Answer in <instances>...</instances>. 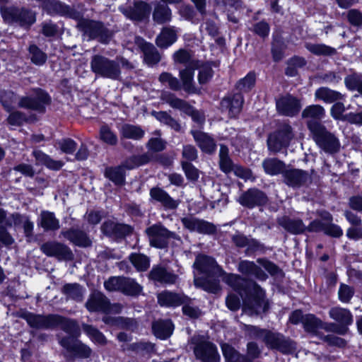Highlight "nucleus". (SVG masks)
<instances>
[{
    "mask_svg": "<svg viewBox=\"0 0 362 362\" xmlns=\"http://www.w3.org/2000/svg\"><path fill=\"white\" fill-rule=\"evenodd\" d=\"M303 325L306 332L313 334H317L318 329L322 328V322L312 314L305 315Z\"/></svg>",
    "mask_w": 362,
    "mask_h": 362,
    "instance_id": "obj_54",
    "label": "nucleus"
},
{
    "mask_svg": "<svg viewBox=\"0 0 362 362\" xmlns=\"http://www.w3.org/2000/svg\"><path fill=\"white\" fill-rule=\"evenodd\" d=\"M152 329L154 334L161 339L169 337L173 331V325L170 320H158L153 323Z\"/></svg>",
    "mask_w": 362,
    "mask_h": 362,
    "instance_id": "obj_40",
    "label": "nucleus"
},
{
    "mask_svg": "<svg viewBox=\"0 0 362 362\" xmlns=\"http://www.w3.org/2000/svg\"><path fill=\"white\" fill-rule=\"evenodd\" d=\"M55 314L47 315L25 312L21 315L27 323L33 328L38 329H54V320Z\"/></svg>",
    "mask_w": 362,
    "mask_h": 362,
    "instance_id": "obj_18",
    "label": "nucleus"
},
{
    "mask_svg": "<svg viewBox=\"0 0 362 362\" xmlns=\"http://www.w3.org/2000/svg\"><path fill=\"white\" fill-rule=\"evenodd\" d=\"M0 13L5 23H18L23 28H29L36 21V13L25 7L1 6Z\"/></svg>",
    "mask_w": 362,
    "mask_h": 362,
    "instance_id": "obj_5",
    "label": "nucleus"
},
{
    "mask_svg": "<svg viewBox=\"0 0 362 362\" xmlns=\"http://www.w3.org/2000/svg\"><path fill=\"white\" fill-rule=\"evenodd\" d=\"M282 177L284 183L293 189H299L303 187L310 178L308 171L294 168L286 169Z\"/></svg>",
    "mask_w": 362,
    "mask_h": 362,
    "instance_id": "obj_16",
    "label": "nucleus"
},
{
    "mask_svg": "<svg viewBox=\"0 0 362 362\" xmlns=\"http://www.w3.org/2000/svg\"><path fill=\"white\" fill-rule=\"evenodd\" d=\"M129 259L139 271H146L150 266L149 258L142 254H132Z\"/></svg>",
    "mask_w": 362,
    "mask_h": 362,
    "instance_id": "obj_61",
    "label": "nucleus"
},
{
    "mask_svg": "<svg viewBox=\"0 0 362 362\" xmlns=\"http://www.w3.org/2000/svg\"><path fill=\"white\" fill-rule=\"evenodd\" d=\"M301 108L300 100L291 93L281 95L276 100V109L280 115L293 117L299 114Z\"/></svg>",
    "mask_w": 362,
    "mask_h": 362,
    "instance_id": "obj_12",
    "label": "nucleus"
},
{
    "mask_svg": "<svg viewBox=\"0 0 362 362\" xmlns=\"http://www.w3.org/2000/svg\"><path fill=\"white\" fill-rule=\"evenodd\" d=\"M146 233L149 238L150 245L158 248H164L168 245L169 238H176L175 233L166 228H147Z\"/></svg>",
    "mask_w": 362,
    "mask_h": 362,
    "instance_id": "obj_20",
    "label": "nucleus"
},
{
    "mask_svg": "<svg viewBox=\"0 0 362 362\" xmlns=\"http://www.w3.org/2000/svg\"><path fill=\"white\" fill-rule=\"evenodd\" d=\"M165 100L173 108L180 110L185 115L191 117L194 122L199 124L204 123V117L201 115L199 112L187 101L177 98L173 93H170L166 96Z\"/></svg>",
    "mask_w": 362,
    "mask_h": 362,
    "instance_id": "obj_14",
    "label": "nucleus"
},
{
    "mask_svg": "<svg viewBox=\"0 0 362 362\" xmlns=\"http://www.w3.org/2000/svg\"><path fill=\"white\" fill-rule=\"evenodd\" d=\"M149 278L161 284H173L177 279V275L168 272L163 267L154 266L149 273Z\"/></svg>",
    "mask_w": 362,
    "mask_h": 362,
    "instance_id": "obj_28",
    "label": "nucleus"
},
{
    "mask_svg": "<svg viewBox=\"0 0 362 362\" xmlns=\"http://www.w3.org/2000/svg\"><path fill=\"white\" fill-rule=\"evenodd\" d=\"M288 232L293 234H300L305 232H322L324 234L334 238H339L342 235L340 228H285Z\"/></svg>",
    "mask_w": 362,
    "mask_h": 362,
    "instance_id": "obj_39",
    "label": "nucleus"
},
{
    "mask_svg": "<svg viewBox=\"0 0 362 362\" xmlns=\"http://www.w3.org/2000/svg\"><path fill=\"white\" fill-rule=\"evenodd\" d=\"M293 136V128L288 123L280 124L268 135L267 140L268 149L275 153H279L283 148H287L290 146Z\"/></svg>",
    "mask_w": 362,
    "mask_h": 362,
    "instance_id": "obj_7",
    "label": "nucleus"
},
{
    "mask_svg": "<svg viewBox=\"0 0 362 362\" xmlns=\"http://www.w3.org/2000/svg\"><path fill=\"white\" fill-rule=\"evenodd\" d=\"M301 116L304 119H308L307 121L322 122L326 116V111L321 105L313 104L304 108Z\"/></svg>",
    "mask_w": 362,
    "mask_h": 362,
    "instance_id": "obj_37",
    "label": "nucleus"
},
{
    "mask_svg": "<svg viewBox=\"0 0 362 362\" xmlns=\"http://www.w3.org/2000/svg\"><path fill=\"white\" fill-rule=\"evenodd\" d=\"M59 344L66 349L65 357L69 360L75 358H87L90 356L92 349L81 341L71 337H64L59 341Z\"/></svg>",
    "mask_w": 362,
    "mask_h": 362,
    "instance_id": "obj_10",
    "label": "nucleus"
},
{
    "mask_svg": "<svg viewBox=\"0 0 362 362\" xmlns=\"http://www.w3.org/2000/svg\"><path fill=\"white\" fill-rule=\"evenodd\" d=\"M246 327L251 337L261 339L269 349L277 350L283 354L291 353L296 349L294 343L281 334L253 325H247Z\"/></svg>",
    "mask_w": 362,
    "mask_h": 362,
    "instance_id": "obj_4",
    "label": "nucleus"
},
{
    "mask_svg": "<svg viewBox=\"0 0 362 362\" xmlns=\"http://www.w3.org/2000/svg\"><path fill=\"white\" fill-rule=\"evenodd\" d=\"M152 16L156 24L163 25L171 21L172 11L168 5L158 3L154 6Z\"/></svg>",
    "mask_w": 362,
    "mask_h": 362,
    "instance_id": "obj_35",
    "label": "nucleus"
},
{
    "mask_svg": "<svg viewBox=\"0 0 362 362\" xmlns=\"http://www.w3.org/2000/svg\"><path fill=\"white\" fill-rule=\"evenodd\" d=\"M177 40V35L172 29H165L161 35L157 37L156 42L158 47L167 48Z\"/></svg>",
    "mask_w": 362,
    "mask_h": 362,
    "instance_id": "obj_55",
    "label": "nucleus"
},
{
    "mask_svg": "<svg viewBox=\"0 0 362 362\" xmlns=\"http://www.w3.org/2000/svg\"><path fill=\"white\" fill-rule=\"evenodd\" d=\"M62 293L67 298L76 301H81L83 298V288L76 283L66 284L62 288Z\"/></svg>",
    "mask_w": 362,
    "mask_h": 362,
    "instance_id": "obj_49",
    "label": "nucleus"
},
{
    "mask_svg": "<svg viewBox=\"0 0 362 362\" xmlns=\"http://www.w3.org/2000/svg\"><path fill=\"white\" fill-rule=\"evenodd\" d=\"M151 13V6L146 1H139L130 11L129 18L136 21L148 19Z\"/></svg>",
    "mask_w": 362,
    "mask_h": 362,
    "instance_id": "obj_38",
    "label": "nucleus"
},
{
    "mask_svg": "<svg viewBox=\"0 0 362 362\" xmlns=\"http://www.w3.org/2000/svg\"><path fill=\"white\" fill-rule=\"evenodd\" d=\"M100 138L105 144L115 146L117 143V136L107 125H103L100 129Z\"/></svg>",
    "mask_w": 362,
    "mask_h": 362,
    "instance_id": "obj_63",
    "label": "nucleus"
},
{
    "mask_svg": "<svg viewBox=\"0 0 362 362\" xmlns=\"http://www.w3.org/2000/svg\"><path fill=\"white\" fill-rule=\"evenodd\" d=\"M190 344L197 359L202 362H219L221 356L216 346L204 336L194 335L190 339Z\"/></svg>",
    "mask_w": 362,
    "mask_h": 362,
    "instance_id": "obj_6",
    "label": "nucleus"
},
{
    "mask_svg": "<svg viewBox=\"0 0 362 362\" xmlns=\"http://www.w3.org/2000/svg\"><path fill=\"white\" fill-rule=\"evenodd\" d=\"M82 328L83 332L88 335V337L94 343L105 345L107 342V340L105 335L100 332L96 327L83 323L82 325Z\"/></svg>",
    "mask_w": 362,
    "mask_h": 362,
    "instance_id": "obj_50",
    "label": "nucleus"
},
{
    "mask_svg": "<svg viewBox=\"0 0 362 362\" xmlns=\"http://www.w3.org/2000/svg\"><path fill=\"white\" fill-rule=\"evenodd\" d=\"M40 3L43 11L52 16L59 15L74 19L76 18V15L79 16L74 8L59 0H42Z\"/></svg>",
    "mask_w": 362,
    "mask_h": 362,
    "instance_id": "obj_15",
    "label": "nucleus"
},
{
    "mask_svg": "<svg viewBox=\"0 0 362 362\" xmlns=\"http://www.w3.org/2000/svg\"><path fill=\"white\" fill-rule=\"evenodd\" d=\"M238 203L249 209L264 207L269 203L267 194L257 187H250L243 192L238 199Z\"/></svg>",
    "mask_w": 362,
    "mask_h": 362,
    "instance_id": "obj_11",
    "label": "nucleus"
},
{
    "mask_svg": "<svg viewBox=\"0 0 362 362\" xmlns=\"http://www.w3.org/2000/svg\"><path fill=\"white\" fill-rule=\"evenodd\" d=\"M157 298L159 305L164 307H177L189 300L188 296L169 291L158 293Z\"/></svg>",
    "mask_w": 362,
    "mask_h": 362,
    "instance_id": "obj_23",
    "label": "nucleus"
},
{
    "mask_svg": "<svg viewBox=\"0 0 362 362\" xmlns=\"http://www.w3.org/2000/svg\"><path fill=\"white\" fill-rule=\"evenodd\" d=\"M92 71L105 78L117 80L121 75L119 64L100 54H95L90 61Z\"/></svg>",
    "mask_w": 362,
    "mask_h": 362,
    "instance_id": "obj_8",
    "label": "nucleus"
},
{
    "mask_svg": "<svg viewBox=\"0 0 362 362\" xmlns=\"http://www.w3.org/2000/svg\"><path fill=\"white\" fill-rule=\"evenodd\" d=\"M35 96H23L18 102V106L22 108L35 110L40 113L46 112V106L52 103L50 95L41 88L33 89Z\"/></svg>",
    "mask_w": 362,
    "mask_h": 362,
    "instance_id": "obj_9",
    "label": "nucleus"
},
{
    "mask_svg": "<svg viewBox=\"0 0 362 362\" xmlns=\"http://www.w3.org/2000/svg\"><path fill=\"white\" fill-rule=\"evenodd\" d=\"M244 96L242 93H228L220 101L222 112H227L230 119H238L242 112Z\"/></svg>",
    "mask_w": 362,
    "mask_h": 362,
    "instance_id": "obj_13",
    "label": "nucleus"
},
{
    "mask_svg": "<svg viewBox=\"0 0 362 362\" xmlns=\"http://www.w3.org/2000/svg\"><path fill=\"white\" fill-rule=\"evenodd\" d=\"M219 168L225 174L231 173L235 168V164L229 156V149L226 144L220 145L219 150Z\"/></svg>",
    "mask_w": 362,
    "mask_h": 362,
    "instance_id": "obj_42",
    "label": "nucleus"
},
{
    "mask_svg": "<svg viewBox=\"0 0 362 362\" xmlns=\"http://www.w3.org/2000/svg\"><path fill=\"white\" fill-rule=\"evenodd\" d=\"M107 215V212L104 209L101 210H95L91 209L90 211H87L85 217L86 218L87 222L93 226H95L102 221L103 218H105Z\"/></svg>",
    "mask_w": 362,
    "mask_h": 362,
    "instance_id": "obj_64",
    "label": "nucleus"
},
{
    "mask_svg": "<svg viewBox=\"0 0 362 362\" xmlns=\"http://www.w3.org/2000/svg\"><path fill=\"white\" fill-rule=\"evenodd\" d=\"M144 131L139 126L126 124L122 127V135L124 138L140 140L144 136Z\"/></svg>",
    "mask_w": 362,
    "mask_h": 362,
    "instance_id": "obj_56",
    "label": "nucleus"
},
{
    "mask_svg": "<svg viewBox=\"0 0 362 362\" xmlns=\"http://www.w3.org/2000/svg\"><path fill=\"white\" fill-rule=\"evenodd\" d=\"M191 134L197 145L204 153L212 155L216 152L217 148L216 141L208 133L199 130H192Z\"/></svg>",
    "mask_w": 362,
    "mask_h": 362,
    "instance_id": "obj_21",
    "label": "nucleus"
},
{
    "mask_svg": "<svg viewBox=\"0 0 362 362\" xmlns=\"http://www.w3.org/2000/svg\"><path fill=\"white\" fill-rule=\"evenodd\" d=\"M305 47L315 56L331 57L337 54L335 48L323 43H305Z\"/></svg>",
    "mask_w": 362,
    "mask_h": 362,
    "instance_id": "obj_46",
    "label": "nucleus"
},
{
    "mask_svg": "<svg viewBox=\"0 0 362 362\" xmlns=\"http://www.w3.org/2000/svg\"><path fill=\"white\" fill-rule=\"evenodd\" d=\"M194 284L196 286L213 293H216L219 290L218 281L216 279L211 281L206 279L196 278L194 279Z\"/></svg>",
    "mask_w": 362,
    "mask_h": 362,
    "instance_id": "obj_62",
    "label": "nucleus"
},
{
    "mask_svg": "<svg viewBox=\"0 0 362 362\" xmlns=\"http://www.w3.org/2000/svg\"><path fill=\"white\" fill-rule=\"evenodd\" d=\"M61 235L78 246L87 247L91 244L86 234L78 228H71L63 230Z\"/></svg>",
    "mask_w": 362,
    "mask_h": 362,
    "instance_id": "obj_31",
    "label": "nucleus"
},
{
    "mask_svg": "<svg viewBox=\"0 0 362 362\" xmlns=\"http://www.w3.org/2000/svg\"><path fill=\"white\" fill-rule=\"evenodd\" d=\"M37 226H61L55 214L48 210L41 211L37 221Z\"/></svg>",
    "mask_w": 362,
    "mask_h": 362,
    "instance_id": "obj_51",
    "label": "nucleus"
},
{
    "mask_svg": "<svg viewBox=\"0 0 362 362\" xmlns=\"http://www.w3.org/2000/svg\"><path fill=\"white\" fill-rule=\"evenodd\" d=\"M180 165L186 176V178L190 182H197L199 177V170L189 162L181 160Z\"/></svg>",
    "mask_w": 362,
    "mask_h": 362,
    "instance_id": "obj_60",
    "label": "nucleus"
},
{
    "mask_svg": "<svg viewBox=\"0 0 362 362\" xmlns=\"http://www.w3.org/2000/svg\"><path fill=\"white\" fill-rule=\"evenodd\" d=\"M41 250L46 255L54 257L59 260H71L74 257L73 252L66 245L55 241L44 243Z\"/></svg>",
    "mask_w": 362,
    "mask_h": 362,
    "instance_id": "obj_19",
    "label": "nucleus"
},
{
    "mask_svg": "<svg viewBox=\"0 0 362 362\" xmlns=\"http://www.w3.org/2000/svg\"><path fill=\"white\" fill-rule=\"evenodd\" d=\"M270 30V25L265 19L252 24V27L249 28L250 32L260 37L262 40L268 38Z\"/></svg>",
    "mask_w": 362,
    "mask_h": 362,
    "instance_id": "obj_53",
    "label": "nucleus"
},
{
    "mask_svg": "<svg viewBox=\"0 0 362 362\" xmlns=\"http://www.w3.org/2000/svg\"><path fill=\"white\" fill-rule=\"evenodd\" d=\"M315 97L327 104L334 103L338 100H346V95L324 86L320 87L315 90Z\"/></svg>",
    "mask_w": 362,
    "mask_h": 362,
    "instance_id": "obj_30",
    "label": "nucleus"
},
{
    "mask_svg": "<svg viewBox=\"0 0 362 362\" xmlns=\"http://www.w3.org/2000/svg\"><path fill=\"white\" fill-rule=\"evenodd\" d=\"M224 281L238 291L243 299V312L248 315H259L269 309V302L263 289L254 281L238 274H228Z\"/></svg>",
    "mask_w": 362,
    "mask_h": 362,
    "instance_id": "obj_1",
    "label": "nucleus"
},
{
    "mask_svg": "<svg viewBox=\"0 0 362 362\" xmlns=\"http://www.w3.org/2000/svg\"><path fill=\"white\" fill-rule=\"evenodd\" d=\"M143 287L134 279L124 277L122 293L127 296H137L141 293Z\"/></svg>",
    "mask_w": 362,
    "mask_h": 362,
    "instance_id": "obj_52",
    "label": "nucleus"
},
{
    "mask_svg": "<svg viewBox=\"0 0 362 362\" xmlns=\"http://www.w3.org/2000/svg\"><path fill=\"white\" fill-rule=\"evenodd\" d=\"M306 127L316 145L325 153H336L339 151V139L322 122L306 121Z\"/></svg>",
    "mask_w": 362,
    "mask_h": 362,
    "instance_id": "obj_3",
    "label": "nucleus"
},
{
    "mask_svg": "<svg viewBox=\"0 0 362 362\" xmlns=\"http://www.w3.org/2000/svg\"><path fill=\"white\" fill-rule=\"evenodd\" d=\"M221 65L220 60H206L201 64V69L199 70L197 80L200 85L208 83L214 76L213 67L219 68Z\"/></svg>",
    "mask_w": 362,
    "mask_h": 362,
    "instance_id": "obj_29",
    "label": "nucleus"
},
{
    "mask_svg": "<svg viewBox=\"0 0 362 362\" xmlns=\"http://www.w3.org/2000/svg\"><path fill=\"white\" fill-rule=\"evenodd\" d=\"M262 167L266 174L277 175L281 174L286 170L285 163L276 158L265 159L262 163Z\"/></svg>",
    "mask_w": 362,
    "mask_h": 362,
    "instance_id": "obj_41",
    "label": "nucleus"
},
{
    "mask_svg": "<svg viewBox=\"0 0 362 362\" xmlns=\"http://www.w3.org/2000/svg\"><path fill=\"white\" fill-rule=\"evenodd\" d=\"M33 156L37 161L52 170H59L64 165L62 161L54 160L42 151H34Z\"/></svg>",
    "mask_w": 362,
    "mask_h": 362,
    "instance_id": "obj_45",
    "label": "nucleus"
},
{
    "mask_svg": "<svg viewBox=\"0 0 362 362\" xmlns=\"http://www.w3.org/2000/svg\"><path fill=\"white\" fill-rule=\"evenodd\" d=\"M287 45L281 34L273 35L271 43V54L274 62H279L285 57Z\"/></svg>",
    "mask_w": 362,
    "mask_h": 362,
    "instance_id": "obj_32",
    "label": "nucleus"
},
{
    "mask_svg": "<svg viewBox=\"0 0 362 362\" xmlns=\"http://www.w3.org/2000/svg\"><path fill=\"white\" fill-rule=\"evenodd\" d=\"M86 307L90 312L106 313L110 309V302L100 292H94L90 296Z\"/></svg>",
    "mask_w": 362,
    "mask_h": 362,
    "instance_id": "obj_24",
    "label": "nucleus"
},
{
    "mask_svg": "<svg viewBox=\"0 0 362 362\" xmlns=\"http://www.w3.org/2000/svg\"><path fill=\"white\" fill-rule=\"evenodd\" d=\"M28 51L30 55V61L33 64L40 66L46 63L47 55L37 45L30 44L28 46Z\"/></svg>",
    "mask_w": 362,
    "mask_h": 362,
    "instance_id": "obj_47",
    "label": "nucleus"
},
{
    "mask_svg": "<svg viewBox=\"0 0 362 362\" xmlns=\"http://www.w3.org/2000/svg\"><path fill=\"white\" fill-rule=\"evenodd\" d=\"M104 177L115 186L122 187L126 184L127 172L119 165L107 166L103 173Z\"/></svg>",
    "mask_w": 362,
    "mask_h": 362,
    "instance_id": "obj_26",
    "label": "nucleus"
},
{
    "mask_svg": "<svg viewBox=\"0 0 362 362\" xmlns=\"http://www.w3.org/2000/svg\"><path fill=\"white\" fill-rule=\"evenodd\" d=\"M149 163V153H144L142 154L132 155L126 158L121 162L120 165L124 171H127L138 168L140 166L147 165Z\"/></svg>",
    "mask_w": 362,
    "mask_h": 362,
    "instance_id": "obj_33",
    "label": "nucleus"
},
{
    "mask_svg": "<svg viewBox=\"0 0 362 362\" xmlns=\"http://www.w3.org/2000/svg\"><path fill=\"white\" fill-rule=\"evenodd\" d=\"M329 315L332 320L338 322L341 326L348 327L353 323V315L350 310L346 308H332L329 311Z\"/></svg>",
    "mask_w": 362,
    "mask_h": 362,
    "instance_id": "obj_34",
    "label": "nucleus"
},
{
    "mask_svg": "<svg viewBox=\"0 0 362 362\" xmlns=\"http://www.w3.org/2000/svg\"><path fill=\"white\" fill-rule=\"evenodd\" d=\"M221 350L226 362H240L244 356L234 347L226 343L221 344Z\"/></svg>",
    "mask_w": 362,
    "mask_h": 362,
    "instance_id": "obj_59",
    "label": "nucleus"
},
{
    "mask_svg": "<svg viewBox=\"0 0 362 362\" xmlns=\"http://www.w3.org/2000/svg\"><path fill=\"white\" fill-rule=\"evenodd\" d=\"M345 100H338L335 102L330 108L331 117L337 121H346L348 113L344 114L345 111L348 107H346L344 102Z\"/></svg>",
    "mask_w": 362,
    "mask_h": 362,
    "instance_id": "obj_57",
    "label": "nucleus"
},
{
    "mask_svg": "<svg viewBox=\"0 0 362 362\" xmlns=\"http://www.w3.org/2000/svg\"><path fill=\"white\" fill-rule=\"evenodd\" d=\"M346 88L350 91H357L362 95V75L354 72L344 78Z\"/></svg>",
    "mask_w": 362,
    "mask_h": 362,
    "instance_id": "obj_48",
    "label": "nucleus"
},
{
    "mask_svg": "<svg viewBox=\"0 0 362 362\" xmlns=\"http://www.w3.org/2000/svg\"><path fill=\"white\" fill-rule=\"evenodd\" d=\"M144 41L141 46L144 54V60L149 66L157 64L160 61V54L154 45L148 42Z\"/></svg>",
    "mask_w": 362,
    "mask_h": 362,
    "instance_id": "obj_36",
    "label": "nucleus"
},
{
    "mask_svg": "<svg viewBox=\"0 0 362 362\" xmlns=\"http://www.w3.org/2000/svg\"><path fill=\"white\" fill-rule=\"evenodd\" d=\"M57 327L61 328L64 332L69 334V337L74 339L80 337L81 333L80 326L75 320L55 314L54 329Z\"/></svg>",
    "mask_w": 362,
    "mask_h": 362,
    "instance_id": "obj_22",
    "label": "nucleus"
},
{
    "mask_svg": "<svg viewBox=\"0 0 362 362\" xmlns=\"http://www.w3.org/2000/svg\"><path fill=\"white\" fill-rule=\"evenodd\" d=\"M57 145L58 148L66 155L74 154L78 147V144L73 139L66 137L57 140Z\"/></svg>",
    "mask_w": 362,
    "mask_h": 362,
    "instance_id": "obj_58",
    "label": "nucleus"
},
{
    "mask_svg": "<svg viewBox=\"0 0 362 362\" xmlns=\"http://www.w3.org/2000/svg\"><path fill=\"white\" fill-rule=\"evenodd\" d=\"M76 28L88 38L97 40L103 45H108L115 36V31L106 26L104 22L83 17L79 13L76 15Z\"/></svg>",
    "mask_w": 362,
    "mask_h": 362,
    "instance_id": "obj_2",
    "label": "nucleus"
},
{
    "mask_svg": "<svg viewBox=\"0 0 362 362\" xmlns=\"http://www.w3.org/2000/svg\"><path fill=\"white\" fill-rule=\"evenodd\" d=\"M238 270L243 275L254 276L259 280L264 281L267 278L265 272L254 262L242 260L238 265Z\"/></svg>",
    "mask_w": 362,
    "mask_h": 362,
    "instance_id": "obj_27",
    "label": "nucleus"
},
{
    "mask_svg": "<svg viewBox=\"0 0 362 362\" xmlns=\"http://www.w3.org/2000/svg\"><path fill=\"white\" fill-rule=\"evenodd\" d=\"M194 267L201 273L206 274L209 276H221L224 274L223 270L211 257L199 255L197 256Z\"/></svg>",
    "mask_w": 362,
    "mask_h": 362,
    "instance_id": "obj_17",
    "label": "nucleus"
},
{
    "mask_svg": "<svg viewBox=\"0 0 362 362\" xmlns=\"http://www.w3.org/2000/svg\"><path fill=\"white\" fill-rule=\"evenodd\" d=\"M150 196L152 199L160 202L165 209H175L178 206V202L170 197L165 190L159 187L151 188Z\"/></svg>",
    "mask_w": 362,
    "mask_h": 362,
    "instance_id": "obj_25",
    "label": "nucleus"
},
{
    "mask_svg": "<svg viewBox=\"0 0 362 362\" xmlns=\"http://www.w3.org/2000/svg\"><path fill=\"white\" fill-rule=\"evenodd\" d=\"M257 75L255 71H250L243 78L239 79L235 84L238 93L250 92L255 86Z\"/></svg>",
    "mask_w": 362,
    "mask_h": 362,
    "instance_id": "obj_43",
    "label": "nucleus"
},
{
    "mask_svg": "<svg viewBox=\"0 0 362 362\" xmlns=\"http://www.w3.org/2000/svg\"><path fill=\"white\" fill-rule=\"evenodd\" d=\"M179 76L182 88L185 92L189 94L198 93V90L194 83V73L185 66V69L180 71Z\"/></svg>",
    "mask_w": 362,
    "mask_h": 362,
    "instance_id": "obj_44",
    "label": "nucleus"
}]
</instances>
